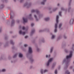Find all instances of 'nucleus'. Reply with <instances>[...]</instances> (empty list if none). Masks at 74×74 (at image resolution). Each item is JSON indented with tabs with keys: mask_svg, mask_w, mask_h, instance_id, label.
Returning <instances> with one entry per match:
<instances>
[{
	"mask_svg": "<svg viewBox=\"0 0 74 74\" xmlns=\"http://www.w3.org/2000/svg\"><path fill=\"white\" fill-rule=\"evenodd\" d=\"M2 1L3 2H5L6 3H7L8 2V0H2Z\"/></svg>",
	"mask_w": 74,
	"mask_h": 74,
	"instance_id": "obj_39",
	"label": "nucleus"
},
{
	"mask_svg": "<svg viewBox=\"0 0 74 74\" xmlns=\"http://www.w3.org/2000/svg\"><path fill=\"white\" fill-rule=\"evenodd\" d=\"M53 49H54V47H52L50 48V53H52L53 51Z\"/></svg>",
	"mask_w": 74,
	"mask_h": 74,
	"instance_id": "obj_17",
	"label": "nucleus"
},
{
	"mask_svg": "<svg viewBox=\"0 0 74 74\" xmlns=\"http://www.w3.org/2000/svg\"><path fill=\"white\" fill-rule=\"evenodd\" d=\"M66 45V43L65 42H63L62 43V47Z\"/></svg>",
	"mask_w": 74,
	"mask_h": 74,
	"instance_id": "obj_35",
	"label": "nucleus"
},
{
	"mask_svg": "<svg viewBox=\"0 0 74 74\" xmlns=\"http://www.w3.org/2000/svg\"><path fill=\"white\" fill-rule=\"evenodd\" d=\"M28 52L29 53L32 54L33 53V50L32 48L31 47H29L28 49Z\"/></svg>",
	"mask_w": 74,
	"mask_h": 74,
	"instance_id": "obj_9",
	"label": "nucleus"
},
{
	"mask_svg": "<svg viewBox=\"0 0 74 74\" xmlns=\"http://www.w3.org/2000/svg\"><path fill=\"white\" fill-rule=\"evenodd\" d=\"M28 18L31 21L34 20V18L32 17V14H29L28 16Z\"/></svg>",
	"mask_w": 74,
	"mask_h": 74,
	"instance_id": "obj_12",
	"label": "nucleus"
},
{
	"mask_svg": "<svg viewBox=\"0 0 74 74\" xmlns=\"http://www.w3.org/2000/svg\"><path fill=\"white\" fill-rule=\"evenodd\" d=\"M12 38H15V36H12Z\"/></svg>",
	"mask_w": 74,
	"mask_h": 74,
	"instance_id": "obj_58",
	"label": "nucleus"
},
{
	"mask_svg": "<svg viewBox=\"0 0 74 74\" xmlns=\"http://www.w3.org/2000/svg\"><path fill=\"white\" fill-rule=\"evenodd\" d=\"M63 37L64 39H67V37L66 36V34H65L64 35Z\"/></svg>",
	"mask_w": 74,
	"mask_h": 74,
	"instance_id": "obj_38",
	"label": "nucleus"
},
{
	"mask_svg": "<svg viewBox=\"0 0 74 74\" xmlns=\"http://www.w3.org/2000/svg\"><path fill=\"white\" fill-rule=\"evenodd\" d=\"M42 42L43 43H45V39H44V38L42 39L41 40H39L38 42L39 44H41Z\"/></svg>",
	"mask_w": 74,
	"mask_h": 74,
	"instance_id": "obj_10",
	"label": "nucleus"
},
{
	"mask_svg": "<svg viewBox=\"0 0 74 74\" xmlns=\"http://www.w3.org/2000/svg\"><path fill=\"white\" fill-rule=\"evenodd\" d=\"M23 55L21 53H19L18 54V56L20 58H22Z\"/></svg>",
	"mask_w": 74,
	"mask_h": 74,
	"instance_id": "obj_24",
	"label": "nucleus"
},
{
	"mask_svg": "<svg viewBox=\"0 0 74 74\" xmlns=\"http://www.w3.org/2000/svg\"><path fill=\"white\" fill-rule=\"evenodd\" d=\"M45 30H46V29H43V30L40 29L39 30V33H42V32H45Z\"/></svg>",
	"mask_w": 74,
	"mask_h": 74,
	"instance_id": "obj_32",
	"label": "nucleus"
},
{
	"mask_svg": "<svg viewBox=\"0 0 74 74\" xmlns=\"http://www.w3.org/2000/svg\"><path fill=\"white\" fill-rule=\"evenodd\" d=\"M36 50H37V52H40V51H41V49H40L39 47H38L36 48Z\"/></svg>",
	"mask_w": 74,
	"mask_h": 74,
	"instance_id": "obj_33",
	"label": "nucleus"
},
{
	"mask_svg": "<svg viewBox=\"0 0 74 74\" xmlns=\"http://www.w3.org/2000/svg\"><path fill=\"white\" fill-rule=\"evenodd\" d=\"M29 36H25V38H27Z\"/></svg>",
	"mask_w": 74,
	"mask_h": 74,
	"instance_id": "obj_56",
	"label": "nucleus"
},
{
	"mask_svg": "<svg viewBox=\"0 0 74 74\" xmlns=\"http://www.w3.org/2000/svg\"><path fill=\"white\" fill-rule=\"evenodd\" d=\"M34 23H31V26L32 27H33V26H34Z\"/></svg>",
	"mask_w": 74,
	"mask_h": 74,
	"instance_id": "obj_52",
	"label": "nucleus"
},
{
	"mask_svg": "<svg viewBox=\"0 0 74 74\" xmlns=\"http://www.w3.org/2000/svg\"><path fill=\"white\" fill-rule=\"evenodd\" d=\"M8 59L9 60H12V58L11 57V56H9L8 57Z\"/></svg>",
	"mask_w": 74,
	"mask_h": 74,
	"instance_id": "obj_45",
	"label": "nucleus"
},
{
	"mask_svg": "<svg viewBox=\"0 0 74 74\" xmlns=\"http://www.w3.org/2000/svg\"><path fill=\"white\" fill-rule=\"evenodd\" d=\"M19 33L20 35H23V36L26 34V32H22V30H20L19 31Z\"/></svg>",
	"mask_w": 74,
	"mask_h": 74,
	"instance_id": "obj_11",
	"label": "nucleus"
},
{
	"mask_svg": "<svg viewBox=\"0 0 74 74\" xmlns=\"http://www.w3.org/2000/svg\"><path fill=\"white\" fill-rule=\"evenodd\" d=\"M34 16L36 22H38L39 21V19L37 18V16L36 14L34 15Z\"/></svg>",
	"mask_w": 74,
	"mask_h": 74,
	"instance_id": "obj_13",
	"label": "nucleus"
},
{
	"mask_svg": "<svg viewBox=\"0 0 74 74\" xmlns=\"http://www.w3.org/2000/svg\"><path fill=\"white\" fill-rule=\"evenodd\" d=\"M71 12H73V11H74V10H73V9H71Z\"/></svg>",
	"mask_w": 74,
	"mask_h": 74,
	"instance_id": "obj_62",
	"label": "nucleus"
},
{
	"mask_svg": "<svg viewBox=\"0 0 74 74\" xmlns=\"http://www.w3.org/2000/svg\"><path fill=\"white\" fill-rule=\"evenodd\" d=\"M35 33V29H32L31 32V33L30 34V36H32Z\"/></svg>",
	"mask_w": 74,
	"mask_h": 74,
	"instance_id": "obj_15",
	"label": "nucleus"
},
{
	"mask_svg": "<svg viewBox=\"0 0 74 74\" xmlns=\"http://www.w3.org/2000/svg\"><path fill=\"white\" fill-rule=\"evenodd\" d=\"M1 72H5L6 71V69H3L1 70Z\"/></svg>",
	"mask_w": 74,
	"mask_h": 74,
	"instance_id": "obj_40",
	"label": "nucleus"
},
{
	"mask_svg": "<svg viewBox=\"0 0 74 74\" xmlns=\"http://www.w3.org/2000/svg\"><path fill=\"white\" fill-rule=\"evenodd\" d=\"M17 55L16 54H15L13 56V58H15L16 57Z\"/></svg>",
	"mask_w": 74,
	"mask_h": 74,
	"instance_id": "obj_49",
	"label": "nucleus"
},
{
	"mask_svg": "<svg viewBox=\"0 0 74 74\" xmlns=\"http://www.w3.org/2000/svg\"><path fill=\"white\" fill-rule=\"evenodd\" d=\"M22 29L23 30H25L26 29V28H25V27L24 26H23V28H22Z\"/></svg>",
	"mask_w": 74,
	"mask_h": 74,
	"instance_id": "obj_51",
	"label": "nucleus"
},
{
	"mask_svg": "<svg viewBox=\"0 0 74 74\" xmlns=\"http://www.w3.org/2000/svg\"><path fill=\"white\" fill-rule=\"evenodd\" d=\"M31 53H29L28 52L26 53V56L28 58V59L30 57V55H31Z\"/></svg>",
	"mask_w": 74,
	"mask_h": 74,
	"instance_id": "obj_20",
	"label": "nucleus"
},
{
	"mask_svg": "<svg viewBox=\"0 0 74 74\" xmlns=\"http://www.w3.org/2000/svg\"><path fill=\"white\" fill-rule=\"evenodd\" d=\"M31 4L32 3H28L27 2L24 4V6L25 7H27V8H29V7L31 5Z\"/></svg>",
	"mask_w": 74,
	"mask_h": 74,
	"instance_id": "obj_6",
	"label": "nucleus"
},
{
	"mask_svg": "<svg viewBox=\"0 0 74 74\" xmlns=\"http://www.w3.org/2000/svg\"><path fill=\"white\" fill-rule=\"evenodd\" d=\"M8 36H5V40H8Z\"/></svg>",
	"mask_w": 74,
	"mask_h": 74,
	"instance_id": "obj_44",
	"label": "nucleus"
},
{
	"mask_svg": "<svg viewBox=\"0 0 74 74\" xmlns=\"http://www.w3.org/2000/svg\"><path fill=\"white\" fill-rule=\"evenodd\" d=\"M58 7L56 8H55L53 9V11H54V12L56 11V10H58Z\"/></svg>",
	"mask_w": 74,
	"mask_h": 74,
	"instance_id": "obj_34",
	"label": "nucleus"
},
{
	"mask_svg": "<svg viewBox=\"0 0 74 74\" xmlns=\"http://www.w3.org/2000/svg\"><path fill=\"white\" fill-rule=\"evenodd\" d=\"M73 22H74V20L73 18H71L70 21V25H72L73 23Z\"/></svg>",
	"mask_w": 74,
	"mask_h": 74,
	"instance_id": "obj_29",
	"label": "nucleus"
},
{
	"mask_svg": "<svg viewBox=\"0 0 74 74\" xmlns=\"http://www.w3.org/2000/svg\"><path fill=\"white\" fill-rule=\"evenodd\" d=\"M59 16L58 15H57L56 16V23L55 24V28L54 31V32L55 33H57L58 32V24L59 22Z\"/></svg>",
	"mask_w": 74,
	"mask_h": 74,
	"instance_id": "obj_2",
	"label": "nucleus"
},
{
	"mask_svg": "<svg viewBox=\"0 0 74 74\" xmlns=\"http://www.w3.org/2000/svg\"><path fill=\"white\" fill-rule=\"evenodd\" d=\"M24 47H27V45L26 44L24 45Z\"/></svg>",
	"mask_w": 74,
	"mask_h": 74,
	"instance_id": "obj_60",
	"label": "nucleus"
},
{
	"mask_svg": "<svg viewBox=\"0 0 74 74\" xmlns=\"http://www.w3.org/2000/svg\"><path fill=\"white\" fill-rule=\"evenodd\" d=\"M53 60V58H50L47 61V63H46V66L47 67H49V66L50 65V64L52 62V60Z\"/></svg>",
	"mask_w": 74,
	"mask_h": 74,
	"instance_id": "obj_4",
	"label": "nucleus"
},
{
	"mask_svg": "<svg viewBox=\"0 0 74 74\" xmlns=\"http://www.w3.org/2000/svg\"><path fill=\"white\" fill-rule=\"evenodd\" d=\"M12 48L13 49H15V46H13L12 47Z\"/></svg>",
	"mask_w": 74,
	"mask_h": 74,
	"instance_id": "obj_55",
	"label": "nucleus"
},
{
	"mask_svg": "<svg viewBox=\"0 0 74 74\" xmlns=\"http://www.w3.org/2000/svg\"><path fill=\"white\" fill-rule=\"evenodd\" d=\"M51 54H49V55L47 54L45 55V58L47 59H49L51 58Z\"/></svg>",
	"mask_w": 74,
	"mask_h": 74,
	"instance_id": "obj_25",
	"label": "nucleus"
},
{
	"mask_svg": "<svg viewBox=\"0 0 74 74\" xmlns=\"http://www.w3.org/2000/svg\"><path fill=\"white\" fill-rule=\"evenodd\" d=\"M72 51H74V47H72Z\"/></svg>",
	"mask_w": 74,
	"mask_h": 74,
	"instance_id": "obj_63",
	"label": "nucleus"
},
{
	"mask_svg": "<svg viewBox=\"0 0 74 74\" xmlns=\"http://www.w3.org/2000/svg\"><path fill=\"white\" fill-rule=\"evenodd\" d=\"M71 1H72V0H69V8H68V12H70V10H71V7L70 6V4H71Z\"/></svg>",
	"mask_w": 74,
	"mask_h": 74,
	"instance_id": "obj_14",
	"label": "nucleus"
},
{
	"mask_svg": "<svg viewBox=\"0 0 74 74\" xmlns=\"http://www.w3.org/2000/svg\"><path fill=\"white\" fill-rule=\"evenodd\" d=\"M65 52L66 53H68L69 52V51L67 49H64Z\"/></svg>",
	"mask_w": 74,
	"mask_h": 74,
	"instance_id": "obj_42",
	"label": "nucleus"
},
{
	"mask_svg": "<svg viewBox=\"0 0 74 74\" xmlns=\"http://www.w3.org/2000/svg\"><path fill=\"white\" fill-rule=\"evenodd\" d=\"M10 18L12 19L11 23V26H13L15 24V20L13 19V16H12L11 15H10Z\"/></svg>",
	"mask_w": 74,
	"mask_h": 74,
	"instance_id": "obj_5",
	"label": "nucleus"
},
{
	"mask_svg": "<svg viewBox=\"0 0 74 74\" xmlns=\"http://www.w3.org/2000/svg\"><path fill=\"white\" fill-rule=\"evenodd\" d=\"M5 59V57L4 56H2L0 58V60H4Z\"/></svg>",
	"mask_w": 74,
	"mask_h": 74,
	"instance_id": "obj_26",
	"label": "nucleus"
},
{
	"mask_svg": "<svg viewBox=\"0 0 74 74\" xmlns=\"http://www.w3.org/2000/svg\"><path fill=\"white\" fill-rule=\"evenodd\" d=\"M17 23H19V22H20V20H17L16 21Z\"/></svg>",
	"mask_w": 74,
	"mask_h": 74,
	"instance_id": "obj_53",
	"label": "nucleus"
},
{
	"mask_svg": "<svg viewBox=\"0 0 74 74\" xmlns=\"http://www.w3.org/2000/svg\"><path fill=\"white\" fill-rule=\"evenodd\" d=\"M73 56V51H71L69 55L67 56H66V58H64L63 59L62 62V64H63V63H66V65L64 67V69L66 70L69 66V63L70 62V59L72 58Z\"/></svg>",
	"mask_w": 74,
	"mask_h": 74,
	"instance_id": "obj_1",
	"label": "nucleus"
},
{
	"mask_svg": "<svg viewBox=\"0 0 74 74\" xmlns=\"http://www.w3.org/2000/svg\"><path fill=\"white\" fill-rule=\"evenodd\" d=\"M34 66H33L31 65L30 66V69H34Z\"/></svg>",
	"mask_w": 74,
	"mask_h": 74,
	"instance_id": "obj_50",
	"label": "nucleus"
},
{
	"mask_svg": "<svg viewBox=\"0 0 74 74\" xmlns=\"http://www.w3.org/2000/svg\"><path fill=\"white\" fill-rule=\"evenodd\" d=\"M31 12L32 13L36 12L37 15H39V18H41L43 16V14H40V11L37 9L32 10H31Z\"/></svg>",
	"mask_w": 74,
	"mask_h": 74,
	"instance_id": "obj_3",
	"label": "nucleus"
},
{
	"mask_svg": "<svg viewBox=\"0 0 74 74\" xmlns=\"http://www.w3.org/2000/svg\"><path fill=\"white\" fill-rule=\"evenodd\" d=\"M56 62L54 63L53 64V65L54 66H56Z\"/></svg>",
	"mask_w": 74,
	"mask_h": 74,
	"instance_id": "obj_47",
	"label": "nucleus"
},
{
	"mask_svg": "<svg viewBox=\"0 0 74 74\" xmlns=\"http://www.w3.org/2000/svg\"><path fill=\"white\" fill-rule=\"evenodd\" d=\"M47 0H42V1L41 2V4L42 5H44L45 4V3L47 2Z\"/></svg>",
	"mask_w": 74,
	"mask_h": 74,
	"instance_id": "obj_19",
	"label": "nucleus"
},
{
	"mask_svg": "<svg viewBox=\"0 0 74 74\" xmlns=\"http://www.w3.org/2000/svg\"><path fill=\"white\" fill-rule=\"evenodd\" d=\"M62 12L61 11H60L59 12V15L60 16H62Z\"/></svg>",
	"mask_w": 74,
	"mask_h": 74,
	"instance_id": "obj_37",
	"label": "nucleus"
},
{
	"mask_svg": "<svg viewBox=\"0 0 74 74\" xmlns=\"http://www.w3.org/2000/svg\"><path fill=\"white\" fill-rule=\"evenodd\" d=\"M55 37H56V35L53 34L52 35L51 38V40H54L55 38Z\"/></svg>",
	"mask_w": 74,
	"mask_h": 74,
	"instance_id": "obj_30",
	"label": "nucleus"
},
{
	"mask_svg": "<svg viewBox=\"0 0 74 74\" xmlns=\"http://www.w3.org/2000/svg\"><path fill=\"white\" fill-rule=\"evenodd\" d=\"M10 62L11 63H14L15 62V60L12 59L11 60Z\"/></svg>",
	"mask_w": 74,
	"mask_h": 74,
	"instance_id": "obj_36",
	"label": "nucleus"
},
{
	"mask_svg": "<svg viewBox=\"0 0 74 74\" xmlns=\"http://www.w3.org/2000/svg\"><path fill=\"white\" fill-rule=\"evenodd\" d=\"M44 20L46 22H49L50 20V18L49 17H47L44 18Z\"/></svg>",
	"mask_w": 74,
	"mask_h": 74,
	"instance_id": "obj_18",
	"label": "nucleus"
},
{
	"mask_svg": "<svg viewBox=\"0 0 74 74\" xmlns=\"http://www.w3.org/2000/svg\"><path fill=\"white\" fill-rule=\"evenodd\" d=\"M56 53H54V55H53L54 58H55L56 57Z\"/></svg>",
	"mask_w": 74,
	"mask_h": 74,
	"instance_id": "obj_46",
	"label": "nucleus"
},
{
	"mask_svg": "<svg viewBox=\"0 0 74 74\" xmlns=\"http://www.w3.org/2000/svg\"><path fill=\"white\" fill-rule=\"evenodd\" d=\"M48 9L49 10H52V8H49Z\"/></svg>",
	"mask_w": 74,
	"mask_h": 74,
	"instance_id": "obj_61",
	"label": "nucleus"
},
{
	"mask_svg": "<svg viewBox=\"0 0 74 74\" xmlns=\"http://www.w3.org/2000/svg\"><path fill=\"white\" fill-rule=\"evenodd\" d=\"M57 6H58V7H59V6H60V3H58L57 4Z\"/></svg>",
	"mask_w": 74,
	"mask_h": 74,
	"instance_id": "obj_59",
	"label": "nucleus"
},
{
	"mask_svg": "<svg viewBox=\"0 0 74 74\" xmlns=\"http://www.w3.org/2000/svg\"><path fill=\"white\" fill-rule=\"evenodd\" d=\"M55 66L53 65H52V67H51V69H54V68H55Z\"/></svg>",
	"mask_w": 74,
	"mask_h": 74,
	"instance_id": "obj_54",
	"label": "nucleus"
},
{
	"mask_svg": "<svg viewBox=\"0 0 74 74\" xmlns=\"http://www.w3.org/2000/svg\"><path fill=\"white\" fill-rule=\"evenodd\" d=\"M8 46V42H7L4 45L3 47L4 48H6V47H7Z\"/></svg>",
	"mask_w": 74,
	"mask_h": 74,
	"instance_id": "obj_22",
	"label": "nucleus"
},
{
	"mask_svg": "<svg viewBox=\"0 0 74 74\" xmlns=\"http://www.w3.org/2000/svg\"><path fill=\"white\" fill-rule=\"evenodd\" d=\"M65 73L67 74H70V73L69 70H67L66 72H65Z\"/></svg>",
	"mask_w": 74,
	"mask_h": 74,
	"instance_id": "obj_41",
	"label": "nucleus"
},
{
	"mask_svg": "<svg viewBox=\"0 0 74 74\" xmlns=\"http://www.w3.org/2000/svg\"><path fill=\"white\" fill-rule=\"evenodd\" d=\"M61 10L62 11H64L65 12V13H66V12H67V9H64V8H63V7L61 8Z\"/></svg>",
	"mask_w": 74,
	"mask_h": 74,
	"instance_id": "obj_27",
	"label": "nucleus"
},
{
	"mask_svg": "<svg viewBox=\"0 0 74 74\" xmlns=\"http://www.w3.org/2000/svg\"><path fill=\"white\" fill-rule=\"evenodd\" d=\"M4 7V5L3 4H1L0 5V9H3Z\"/></svg>",
	"mask_w": 74,
	"mask_h": 74,
	"instance_id": "obj_28",
	"label": "nucleus"
},
{
	"mask_svg": "<svg viewBox=\"0 0 74 74\" xmlns=\"http://www.w3.org/2000/svg\"><path fill=\"white\" fill-rule=\"evenodd\" d=\"M10 42L11 44L14 45L15 44V42H14V40H10Z\"/></svg>",
	"mask_w": 74,
	"mask_h": 74,
	"instance_id": "obj_23",
	"label": "nucleus"
},
{
	"mask_svg": "<svg viewBox=\"0 0 74 74\" xmlns=\"http://www.w3.org/2000/svg\"><path fill=\"white\" fill-rule=\"evenodd\" d=\"M23 23H27V19L25 17L23 18Z\"/></svg>",
	"mask_w": 74,
	"mask_h": 74,
	"instance_id": "obj_16",
	"label": "nucleus"
},
{
	"mask_svg": "<svg viewBox=\"0 0 74 74\" xmlns=\"http://www.w3.org/2000/svg\"><path fill=\"white\" fill-rule=\"evenodd\" d=\"M63 24L62 23H60L58 27L60 30H62V25Z\"/></svg>",
	"mask_w": 74,
	"mask_h": 74,
	"instance_id": "obj_21",
	"label": "nucleus"
},
{
	"mask_svg": "<svg viewBox=\"0 0 74 74\" xmlns=\"http://www.w3.org/2000/svg\"><path fill=\"white\" fill-rule=\"evenodd\" d=\"M61 38H62V35L59 36L57 39V41H58L60 40Z\"/></svg>",
	"mask_w": 74,
	"mask_h": 74,
	"instance_id": "obj_31",
	"label": "nucleus"
},
{
	"mask_svg": "<svg viewBox=\"0 0 74 74\" xmlns=\"http://www.w3.org/2000/svg\"><path fill=\"white\" fill-rule=\"evenodd\" d=\"M24 1V0H20V3H22V2H23Z\"/></svg>",
	"mask_w": 74,
	"mask_h": 74,
	"instance_id": "obj_57",
	"label": "nucleus"
},
{
	"mask_svg": "<svg viewBox=\"0 0 74 74\" xmlns=\"http://www.w3.org/2000/svg\"><path fill=\"white\" fill-rule=\"evenodd\" d=\"M2 31H3V30L2 29V27H0V33H1V32H2Z\"/></svg>",
	"mask_w": 74,
	"mask_h": 74,
	"instance_id": "obj_43",
	"label": "nucleus"
},
{
	"mask_svg": "<svg viewBox=\"0 0 74 74\" xmlns=\"http://www.w3.org/2000/svg\"><path fill=\"white\" fill-rule=\"evenodd\" d=\"M48 72V70L47 69H45L43 70L42 69L40 70V73L41 74H43L44 73H45Z\"/></svg>",
	"mask_w": 74,
	"mask_h": 74,
	"instance_id": "obj_7",
	"label": "nucleus"
},
{
	"mask_svg": "<svg viewBox=\"0 0 74 74\" xmlns=\"http://www.w3.org/2000/svg\"><path fill=\"white\" fill-rule=\"evenodd\" d=\"M70 69H73V66H71L70 67Z\"/></svg>",
	"mask_w": 74,
	"mask_h": 74,
	"instance_id": "obj_64",
	"label": "nucleus"
},
{
	"mask_svg": "<svg viewBox=\"0 0 74 74\" xmlns=\"http://www.w3.org/2000/svg\"><path fill=\"white\" fill-rule=\"evenodd\" d=\"M55 74H58V71L57 70H55Z\"/></svg>",
	"mask_w": 74,
	"mask_h": 74,
	"instance_id": "obj_48",
	"label": "nucleus"
},
{
	"mask_svg": "<svg viewBox=\"0 0 74 74\" xmlns=\"http://www.w3.org/2000/svg\"><path fill=\"white\" fill-rule=\"evenodd\" d=\"M29 59L30 63H33V62H34V60L33 59V55H32Z\"/></svg>",
	"mask_w": 74,
	"mask_h": 74,
	"instance_id": "obj_8",
	"label": "nucleus"
}]
</instances>
